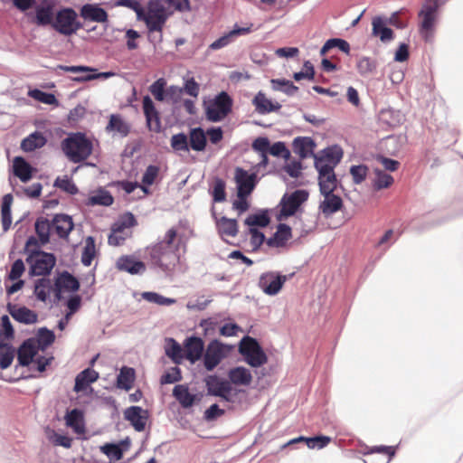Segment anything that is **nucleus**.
<instances>
[{
    "label": "nucleus",
    "instance_id": "a211bd4d",
    "mask_svg": "<svg viewBox=\"0 0 463 463\" xmlns=\"http://www.w3.org/2000/svg\"><path fill=\"white\" fill-rule=\"evenodd\" d=\"M39 349L35 345L33 337L24 340L17 351V360L21 366H29L36 356Z\"/></svg>",
    "mask_w": 463,
    "mask_h": 463
},
{
    "label": "nucleus",
    "instance_id": "39448f33",
    "mask_svg": "<svg viewBox=\"0 0 463 463\" xmlns=\"http://www.w3.org/2000/svg\"><path fill=\"white\" fill-rule=\"evenodd\" d=\"M232 103L226 91L220 92L207 104L204 103L206 119L210 122H221L231 113Z\"/></svg>",
    "mask_w": 463,
    "mask_h": 463
},
{
    "label": "nucleus",
    "instance_id": "338daca9",
    "mask_svg": "<svg viewBox=\"0 0 463 463\" xmlns=\"http://www.w3.org/2000/svg\"><path fill=\"white\" fill-rule=\"evenodd\" d=\"M165 80L163 78H160L152 83L149 87V91L158 101H163L165 99Z\"/></svg>",
    "mask_w": 463,
    "mask_h": 463
},
{
    "label": "nucleus",
    "instance_id": "864d4df0",
    "mask_svg": "<svg viewBox=\"0 0 463 463\" xmlns=\"http://www.w3.org/2000/svg\"><path fill=\"white\" fill-rule=\"evenodd\" d=\"M100 451L110 460H119L124 454V449L117 443H106L100 447Z\"/></svg>",
    "mask_w": 463,
    "mask_h": 463
},
{
    "label": "nucleus",
    "instance_id": "a878e982",
    "mask_svg": "<svg viewBox=\"0 0 463 463\" xmlns=\"http://www.w3.org/2000/svg\"><path fill=\"white\" fill-rule=\"evenodd\" d=\"M52 224L57 235L61 239L68 238L74 227L72 218L70 215L62 213L55 214L52 218Z\"/></svg>",
    "mask_w": 463,
    "mask_h": 463
},
{
    "label": "nucleus",
    "instance_id": "412c9836",
    "mask_svg": "<svg viewBox=\"0 0 463 463\" xmlns=\"http://www.w3.org/2000/svg\"><path fill=\"white\" fill-rule=\"evenodd\" d=\"M117 268L132 275L143 274L146 265L132 255H124L118 259Z\"/></svg>",
    "mask_w": 463,
    "mask_h": 463
},
{
    "label": "nucleus",
    "instance_id": "b1692460",
    "mask_svg": "<svg viewBox=\"0 0 463 463\" xmlns=\"http://www.w3.org/2000/svg\"><path fill=\"white\" fill-rule=\"evenodd\" d=\"M386 19L382 16H376L373 19L372 22V34L373 36L379 37L382 43H389L394 39L393 31L387 27Z\"/></svg>",
    "mask_w": 463,
    "mask_h": 463
},
{
    "label": "nucleus",
    "instance_id": "6e6552de",
    "mask_svg": "<svg viewBox=\"0 0 463 463\" xmlns=\"http://www.w3.org/2000/svg\"><path fill=\"white\" fill-rule=\"evenodd\" d=\"M307 198L308 193L306 190H296L290 194H285L279 202L281 208L277 215V220L281 222L288 217L293 216Z\"/></svg>",
    "mask_w": 463,
    "mask_h": 463
},
{
    "label": "nucleus",
    "instance_id": "9d476101",
    "mask_svg": "<svg viewBox=\"0 0 463 463\" xmlns=\"http://www.w3.org/2000/svg\"><path fill=\"white\" fill-rule=\"evenodd\" d=\"M169 14H156L143 11V15L138 20L145 22L149 33V40L152 43H161L163 40L162 30L166 23Z\"/></svg>",
    "mask_w": 463,
    "mask_h": 463
},
{
    "label": "nucleus",
    "instance_id": "5701e85b",
    "mask_svg": "<svg viewBox=\"0 0 463 463\" xmlns=\"http://www.w3.org/2000/svg\"><path fill=\"white\" fill-rule=\"evenodd\" d=\"M131 130V125L126 121L120 114H111L106 131L118 135L120 137H126Z\"/></svg>",
    "mask_w": 463,
    "mask_h": 463
},
{
    "label": "nucleus",
    "instance_id": "4c0bfd02",
    "mask_svg": "<svg viewBox=\"0 0 463 463\" xmlns=\"http://www.w3.org/2000/svg\"><path fill=\"white\" fill-rule=\"evenodd\" d=\"M135 377V370L132 367L123 366L117 376V387L129 391L133 386Z\"/></svg>",
    "mask_w": 463,
    "mask_h": 463
},
{
    "label": "nucleus",
    "instance_id": "7ed1b4c3",
    "mask_svg": "<svg viewBox=\"0 0 463 463\" xmlns=\"http://www.w3.org/2000/svg\"><path fill=\"white\" fill-rule=\"evenodd\" d=\"M83 27L78 14L72 7H61L56 11L52 28L64 36H71Z\"/></svg>",
    "mask_w": 463,
    "mask_h": 463
},
{
    "label": "nucleus",
    "instance_id": "f257e3e1",
    "mask_svg": "<svg viewBox=\"0 0 463 463\" xmlns=\"http://www.w3.org/2000/svg\"><path fill=\"white\" fill-rule=\"evenodd\" d=\"M176 230L169 229L162 241L147 248L152 267L165 274L171 273L179 261L178 248L173 244Z\"/></svg>",
    "mask_w": 463,
    "mask_h": 463
},
{
    "label": "nucleus",
    "instance_id": "bb28decb",
    "mask_svg": "<svg viewBox=\"0 0 463 463\" xmlns=\"http://www.w3.org/2000/svg\"><path fill=\"white\" fill-rule=\"evenodd\" d=\"M321 194L324 195L325 199L320 203L319 209L325 216H330L342 208L343 200L334 192Z\"/></svg>",
    "mask_w": 463,
    "mask_h": 463
},
{
    "label": "nucleus",
    "instance_id": "7c9ffc66",
    "mask_svg": "<svg viewBox=\"0 0 463 463\" xmlns=\"http://www.w3.org/2000/svg\"><path fill=\"white\" fill-rule=\"evenodd\" d=\"M230 383L248 386L252 381V375L249 369L243 366L232 368L228 372Z\"/></svg>",
    "mask_w": 463,
    "mask_h": 463
},
{
    "label": "nucleus",
    "instance_id": "49530a36",
    "mask_svg": "<svg viewBox=\"0 0 463 463\" xmlns=\"http://www.w3.org/2000/svg\"><path fill=\"white\" fill-rule=\"evenodd\" d=\"M14 348L6 343H0V368L5 370L8 368L14 357Z\"/></svg>",
    "mask_w": 463,
    "mask_h": 463
},
{
    "label": "nucleus",
    "instance_id": "4be33fe9",
    "mask_svg": "<svg viewBox=\"0 0 463 463\" xmlns=\"http://www.w3.org/2000/svg\"><path fill=\"white\" fill-rule=\"evenodd\" d=\"M7 310L15 321L24 325L35 324L38 320V315L26 307H18L9 303Z\"/></svg>",
    "mask_w": 463,
    "mask_h": 463
},
{
    "label": "nucleus",
    "instance_id": "dca6fc26",
    "mask_svg": "<svg viewBox=\"0 0 463 463\" xmlns=\"http://www.w3.org/2000/svg\"><path fill=\"white\" fill-rule=\"evenodd\" d=\"M224 354L222 345L217 341H212L206 348L203 355V364L207 371H213L222 360Z\"/></svg>",
    "mask_w": 463,
    "mask_h": 463
},
{
    "label": "nucleus",
    "instance_id": "e433bc0d",
    "mask_svg": "<svg viewBox=\"0 0 463 463\" xmlns=\"http://www.w3.org/2000/svg\"><path fill=\"white\" fill-rule=\"evenodd\" d=\"M66 425L71 428L75 433L81 434L85 431L83 413L79 409L68 411L65 416Z\"/></svg>",
    "mask_w": 463,
    "mask_h": 463
},
{
    "label": "nucleus",
    "instance_id": "cd10ccee",
    "mask_svg": "<svg viewBox=\"0 0 463 463\" xmlns=\"http://www.w3.org/2000/svg\"><path fill=\"white\" fill-rule=\"evenodd\" d=\"M54 286L66 292H76L80 288V282L76 277L64 270L58 274Z\"/></svg>",
    "mask_w": 463,
    "mask_h": 463
},
{
    "label": "nucleus",
    "instance_id": "20e7f679",
    "mask_svg": "<svg viewBox=\"0 0 463 463\" xmlns=\"http://www.w3.org/2000/svg\"><path fill=\"white\" fill-rule=\"evenodd\" d=\"M239 353L251 367L257 368L265 364L268 356L257 339L245 335L239 344Z\"/></svg>",
    "mask_w": 463,
    "mask_h": 463
},
{
    "label": "nucleus",
    "instance_id": "a19ab883",
    "mask_svg": "<svg viewBox=\"0 0 463 463\" xmlns=\"http://www.w3.org/2000/svg\"><path fill=\"white\" fill-rule=\"evenodd\" d=\"M52 289V285L48 278H41L34 282L33 294L39 301L46 302Z\"/></svg>",
    "mask_w": 463,
    "mask_h": 463
},
{
    "label": "nucleus",
    "instance_id": "2f4dec72",
    "mask_svg": "<svg viewBox=\"0 0 463 463\" xmlns=\"http://www.w3.org/2000/svg\"><path fill=\"white\" fill-rule=\"evenodd\" d=\"M173 396L184 409L192 407L196 400V395L189 392L186 384H177L173 389Z\"/></svg>",
    "mask_w": 463,
    "mask_h": 463
},
{
    "label": "nucleus",
    "instance_id": "e2e57ef3",
    "mask_svg": "<svg viewBox=\"0 0 463 463\" xmlns=\"http://www.w3.org/2000/svg\"><path fill=\"white\" fill-rule=\"evenodd\" d=\"M54 186L71 195L76 194L79 191L75 184L67 176H64L63 178H56L54 181Z\"/></svg>",
    "mask_w": 463,
    "mask_h": 463
},
{
    "label": "nucleus",
    "instance_id": "de8ad7c7",
    "mask_svg": "<svg viewBox=\"0 0 463 463\" xmlns=\"http://www.w3.org/2000/svg\"><path fill=\"white\" fill-rule=\"evenodd\" d=\"M269 222L270 219L269 217L268 211L262 210L258 213L249 215L245 219L244 223L250 228H254V226L266 227L269 225Z\"/></svg>",
    "mask_w": 463,
    "mask_h": 463
},
{
    "label": "nucleus",
    "instance_id": "8fccbe9b",
    "mask_svg": "<svg viewBox=\"0 0 463 463\" xmlns=\"http://www.w3.org/2000/svg\"><path fill=\"white\" fill-rule=\"evenodd\" d=\"M95 240L93 237L89 236L86 239L85 246L81 253V263L86 267L90 266L95 257Z\"/></svg>",
    "mask_w": 463,
    "mask_h": 463
},
{
    "label": "nucleus",
    "instance_id": "f8f14e48",
    "mask_svg": "<svg viewBox=\"0 0 463 463\" xmlns=\"http://www.w3.org/2000/svg\"><path fill=\"white\" fill-rule=\"evenodd\" d=\"M207 394L222 398L225 402H232V385L229 381L220 379L216 375H209L205 378Z\"/></svg>",
    "mask_w": 463,
    "mask_h": 463
},
{
    "label": "nucleus",
    "instance_id": "c756f323",
    "mask_svg": "<svg viewBox=\"0 0 463 463\" xmlns=\"http://www.w3.org/2000/svg\"><path fill=\"white\" fill-rule=\"evenodd\" d=\"M13 172L23 183H26L31 180L33 168L23 156H15L13 163Z\"/></svg>",
    "mask_w": 463,
    "mask_h": 463
},
{
    "label": "nucleus",
    "instance_id": "2eb2a0df",
    "mask_svg": "<svg viewBox=\"0 0 463 463\" xmlns=\"http://www.w3.org/2000/svg\"><path fill=\"white\" fill-rule=\"evenodd\" d=\"M235 182L237 184V194L250 195L257 184V174H249L243 168L237 167L235 170Z\"/></svg>",
    "mask_w": 463,
    "mask_h": 463
},
{
    "label": "nucleus",
    "instance_id": "680f3d73",
    "mask_svg": "<svg viewBox=\"0 0 463 463\" xmlns=\"http://www.w3.org/2000/svg\"><path fill=\"white\" fill-rule=\"evenodd\" d=\"M48 439L55 446H61L65 449H70L71 447L72 439L66 435H61L57 433L54 430H52L48 434Z\"/></svg>",
    "mask_w": 463,
    "mask_h": 463
},
{
    "label": "nucleus",
    "instance_id": "0eeeda50",
    "mask_svg": "<svg viewBox=\"0 0 463 463\" xmlns=\"http://www.w3.org/2000/svg\"><path fill=\"white\" fill-rule=\"evenodd\" d=\"M34 255L30 254L26 258V262L30 265L29 274L31 276H47L56 264V257L53 253L46 251H34Z\"/></svg>",
    "mask_w": 463,
    "mask_h": 463
},
{
    "label": "nucleus",
    "instance_id": "052dcab7",
    "mask_svg": "<svg viewBox=\"0 0 463 463\" xmlns=\"http://www.w3.org/2000/svg\"><path fill=\"white\" fill-rule=\"evenodd\" d=\"M331 441V438L325 435L310 437L306 439L307 446L311 449H322Z\"/></svg>",
    "mask_w": 463,
    "mask_h": 463
},
{
    "label": "nucleus",
    "instance_id": "9b49d317",
    "mask_svg": "<svg viewBox=\"0 0 463 463\" xmlns=\"http://www.w3.org/2000/svg\"><path fill=\"white\" fill-rule=\"evenodd\" d=\"M287 280L288 276L274 271H269L260 275L258 285L265 294L275 296L280 291Z\"/></svg>",
    "mask_w": 463,
    "mask_h": 463
},
{
    "label": "nucleus",
    "instance_id": "774afa93",
    "mask_svg": "<svg viewBox=\"0 0 463 463\" xmlns=\"http://www.w3.org/2000/svg\"><path fill=\"white\" fill-rule=\"evenodd\" d=\"M368 167L365 165H352L350 174L354 184H359L366 178Z\"/></svg>",
    "mask_w": 463,
    "mask_h": 463
},
{
    "label": "nucleus",
    "instance_id": "bf43d9fd",
    "mask_svg": "<svg viewBox=\"0 0 463 463\" xmlns=\"http://www.w3.org/2000/svg\"><path fill=\"white\" fill-rule=\"evenodd\" d=\"M356 67L360 75L367 76L376 70L377 63L369 57H362L358 60Z\"/></svg>",
    "mask_w": 463,
    "mask_h": 463
},
{
    "label": "nucleus",
    "instance_id": "5fc2aeb1",
    "mask_svg": "<svg viewBox=\"0 0 463 463\" xmlns=\"http://www.w3.org/2000/svg\"><path fill=\"white\" fill-rule=\"evenodd\" d=\"M374 173L375 178L373 180V185L375 190L387 188L393 183L392 176L386 172L380 169H375Z\"/></svg>",
    "mask_w": 463,
    "mask_h": 463
},
{
    "label": "nucleus",
    "instance_id": "603ef678",
    "mask_svg": "<svg viewBox=\"0 0 463 463\" xmlns=\"http://www.w3.org/2000/svg\"><path fill=\"white\" fill-rule=\"evenodd\" d=\"M114 200L109 191L99 190L95 195L90 196L88 199L89 205H103L109 206L113 203Z\"/></svg>",
    "mask_w": 463,
    "mask_h": 463
},
{
    "label": "nucleus",
    "instance_id": "1a4fd4ad",
    "mask_svg": "<svg viewBox=\"0 0 463 463\" xmlns=\"http://www.w3.org/2000/svg\"><path fill=\"white\" fill-rule=\"evenodd\" d=\"M439 5V0H426L419 13V16L421 17L420 32L426 42L431 37L430 31L434 27Z\"/></svg>",
    "mask_w": 463,
    "mask_h": 463
},
{
    "label": "nucleus",
    "instance_id": "3c124183",
    "mask_svg": "<svg viewBox=\"0 0 463 463\" xmlns=\"http://www.w3.org/2000/svg\"><path fill=\"white\" fill-rule=\"evenodd\" d=\"M321 155L330 162V165L335 169L343 157V150L338 146H328L321 151Z\"/></svg>",
    "mask_w": 463,
    "mask_h": 463
},
{
    "label": "nucleus",
    "instance_id": "f03ea898",
    "mask_svg": "<svg viewBox=\"0 0 463 463\" xmlns=\"http://www.w3.org/2000/svg\"><path fill=\"white\" fill-rule=\"evenodd\" d=\"M61 150L67 158L74 163L85 161L92 153V142L84 133H71L61 144Z\"/></svg>",
    "mask_w": 463,
    "mask_h": 463
},
{
    "label": "nucleus",
    "instance_id": "473e14b6",
    "mask_svg": "<svg viewBox=\"0 0 463 463\" xmlns=\"http://www.w3.org/2000/svg\"><path fill=\"white\" fill-rule=\"evenodd\" d=\"M215 218L218 233L222 236L235 237L238 234V223L236 219H230L225 216Z\"/></svg>",
    "mask_w": 463,
    "mask_h": 463
},
{
    "label": "nucleus",
    "instance_id": "ea45409f",
    "mask_svg": "<svg viewBox=\"0 0 463 463\" xmlns=\"http://www.w3.org/2000/svg\"><path fill=\"white\" fill-rule=\"evenodd\" d=\"M12 203L13 195L11 194L4 195L1 205V221L4 232H7L12 224Z\"/></svg>",
    "mask_w": 463,
    "mask_h": 463
},
{
    "label": "nucleus",
    "instance_id": "72a5a7b5",
    "mask_svg": "<svg viewBox=\"0 0 463 463\" xmlns=\"http://www.w3.org/2000/svg\"><path fill=\"white\" fill-rule=\"evenodd\" d=\"M99 373L91 368H86L81 371L75 378L74 391L79 392L86 388L99 378Z\"/></svg>",
    "mask_w": 463,
    "mask_h": 463
},
{
    "label": "nucleus",
    "instance_id": "6e6d98bb",
    "mask_svg": "<svg viewBox=\"0 0 463 463\" xmlns=\"http://www.w3.org/2000/svg\"><path fill=\"white\" fill-rule=\"evenodd\" d=\"M225 186L226 184L222 178L216 177L214 179L213 187L211 191V194L214 203H222L226 200Z\"/></svg>",
    "mask_w": 463,
    "mask_h": 463
},
{
    "label": "nucleus",
    "instance_id": "4d7b16f0",
    "mask_svg": "<svg viewBox=\"0 0 463 463\" xmlns=\"http://www.w3.org/2000/svg\"><path fill=\"white\" fill-rule=\"evenodd\" d=\"M29 97L47 105L57 104L58 100L52 93L45 92L38 89L30 90Z\"/></svg>",
    "mask_w": 463,
    "mask_h": 463
},
{
    "label": "nucleus",
    "instance_id": "a18cd8bd",
    "mask_svg": "<svg viewBox=\"0 0 463 463\" xmlns=\"http://www.w3.org/2000/svg\"><path fill=\"white\" fill-rule=\"evenodd\" d=\"M143 299L158 306H171L176 302L175 298H166L154 291H145L141 294Z\"/></svg>",
    "mask_w": 463,
    "mask_h": 463
},
{
    "label": "nucleus",
    "instance_id": "58836bf2",
    "mask_svg": "<svg viewBox=\"0 0 463 463\" xmlns=\"http://www.w3.org/2000/svg\"><path fill=\"white\" fill-rule=\"evenodd\" d=\"M318 184L321 194H329L335 192L337 189L339 182L335 174V169L329 171V173L324 175H318Z\"/></svg>",
    "mask_w": 463,
    "mask_h": 463
},
{
    "label": "nucleus",
    "instance_id": "79ce46f5",
    "mask_svg": "<svg viewBox=\"0 0 463 463\" xmlns=\"http://www.w3.org/2000/svg\"><path fill=\"white\" fill-rule=\"evenodd\" d=\"M52 226V222L47 218L39 217L36 219L34 224L35 232L42 245H45L50 241V232Z\"/></svg>",
    "mask_w": 463,
    "mask_h": 463
},
{
    "label": "nucleus",
    "instance_id": "6ab92c4d",
    "mask_svg": "<svg viewBox=\"0 0 463 463\" xmlns=\"http://www.w3.org/2000/svg\"><path fill=\"white\" fill-rule=\"evenodd\" d=\"M204 349V343L201 337L190 336L184 342V357L192 364L201 359Z\"/></svg>",
    "mask_w": 463,
    "mask_h": 463
},
{
    "label": "nucleus",
    "instance_id": "09e8293b",
    "mask_svg": "<svg viewBox=\"0 0 463 463\" xmlns=\"http://www.w3.org/2000/svg\"><path fill=\"white\" fill-rule=\"evenodd\" d=\"M167 344L168 345L165 347V354L175 364L180 363L184 357L181 345L174 338H168Z\"/></svg>",
    "mask_w": 463,
    "mask_h": 463
},
{
    "label": "nucleus",
    "instance_id": "c85d7f7f",
    "mask_svg": "<svg viewBox=\"0 0 463 463\" xmlns=\"http://www.w3.org/2000/svg\"><path fill=\"white\" fill-rule=\"evenodd\" d=\"M291 237L290 226L286 223H279L277 227V232L267 240V244L269 247H283Z\"/></svg>",
    "mask_w": 463,
    "mask_h": 463
},
{
    "label": "nucleus",
    "instance_id": "f704fd0d",
    "mask_svg": "<svg viewBox=\"0 0 463 463\" xmlns=\"http://www.w3.org/2000/svg\"><path fill=\"white\" fill-rule=\"evenodd\" d=\"M47 143L46 137L43 133L34 131L21 142V148L24 152H33L37 148H42Z\"/></svg>",
    "mask_w": 463,
    "mask_h": 463
},
{
    "label": "nucleus",
    "instance_id": "69168bd1",
    "mask_svg": "<svg viewBox=\"0 0 463 463\" xmlns=\"http://www.w3.org/2000/svg\"><path fill=\"white\" fill-rule=\"evenodd\" d=\"M169 0H149L147 5V13L156 14H169L166 10V4Z\"/></svg>",
    "mask_w": 463,
    "mask_h": 463
},
{
    "label": "nucleus",
    "instance_id": "0e129e2a",
    "mask_svg": "<svg viewBox=\"0 0 463 463\" xmlns=\"http://www.w3.org/2000/svg\"><path fill=\"white\" fill-rule=\"evenodd\" d=\"M314 166L318 173V175H324L334 168L330 165V162L322 155H315L314 156Z\"/></svg>",
    "mask_w": 463,
    "mask_h": 463
},
{
    "label": "nucleus",
    "instance_id": "c03bdc74",
    "mask_svg": "<svg viewBox=\"0 0 463 463\" xmlns=\"http://www.w3.org/2000/svg\"><path fill=\"white\" fill-rule=\"evenodd\" d=\"M270 83L273 90L283 92L288 96H294L298 90V86L286 79H272Z\"/></svg>",
    "mask_w": 463,
    "mask_h": 463
},
{
    "label": "nucleus",
    "instance_id": "423d86ee",
    "mask_svg": "<svg viewBox=\"0 0 463 463\" xmlns=\"http://www.w3.org/2000/svg\"><path fill=\"white\" fill-rule=\"evenodd\" d=\"M55 6V0H39L34 5V12H29L26 15L32 24L39 27H52L56 14Z\"/></svg>",
    "mask_w": 463,
    "mask_h": 463
},
{
    "label": "nucleus",
    "instance_id": "c9c22d12",
    "mask_svg": "<svg viewBox=\"0 0 463 463\" xmlns=\"http://www.w3.org/2000/svg\"><path fill=\"white\" fill-rule=\"evenodd\" d=\"M207 145L205 131L201 128H194L189 133V147L194 151H203Z\"/></svg>",
    "mask_w": 463,
    "mask_h": 463
},
{
    "label": "nucleus",
    "instance_id": "393cba45",
    "mask_svg": "<svg viewBox=\"0 0 463 463\" xmlns=\"http://www.w3.org/2000/svg\"><path fill=\"white\" fill-rule=\"evenodd\" d=\"M252 104L255 107V110L261 115H266L270 112L279 111L281 109V105L279 102H272L271 99H268L266 95L259 91L254 99Z\"/></svg>",
    "mask_w": 463,
    "mask_h": 463
},
{
    "label": "nucleus",
    "instance_id": "13d9d810",
    "mask_svg": "<svg viewBox=\"0 0 463 463\" xmlns=\"http://www.w3.org/2000/svg\"><path fill=\"white\" fill-rule=\"evenodd\" d=\"M170 145L175 151L188 152L190 149L188 137L183 132L173 135L170 140Z\"/></svg>",
    "mask_w": 463,
    "mask_h": 463
},
{
    "label": "nucleus",
    "instance_id": "37998d69",
    "mask_svg": "<svg viewBox=\"0 0 463 463\" xmlns=\"http://www.w3.org/2000/svg\"><path fill=\"white\" fill-rule=\"evenodd\" d=\"M35 339V345L39 350L44 351L55 341L54 332L47 327L38 329Z\"/></svg>",
    "mask_w": 463,
    "mask_h": 463
},
{
    "label": "nucleus",
    "instance_id": "ddd939ff",
    "mask_svg": "<svg viewBox=\"0 0 463 463\" xmlns=\"http://www.w3.org/2000/svg\"><path fill=\"white\" fill-rule=\"evenodd\" d=\"M142 107L147 128L155 133H160L162 131L160 114L148 95L143 98Z\"/></svg>",
    "mask_w": 463,
    "mask_h": 463
},
{
    "label": "nucleus",
    "instance_id": "aec40b11",
    "mask_svg": "<svg viewBox=\"0 0 463 463\" xmlns=\"http://www.w3.org/2000/svg\"><path fill=\"white\" fill-rule=\"evenodd\" d=\"M316 143L310 137H298L293 139L292 150L300 158L305 159L314 156Z\"/></svg>",
    "mask_w": 463,
    "mask_h": 463
},
{
    "label": "nucleus",
    "instance_id": "f3484780",
    "mask_svg": "<svg viewBox=\"0 0 463 463\" xmlns=\"http://www.w3.org/2000/svg\"><path fill=\"white\" fill-rule=\"evenodd\" d=\"M80 15L85 22L106 23L107 11L98 4H85L80 9Z\"/></svg>",
    "mask_w": 463,
    "mask_h": 463
},
{
    "label": "nucleus",
    "instance_id": "4468645a",
    "mask_svg": "<svg viewBox=\"0 0 463 463\" xmlns=\"http://www.w3.org/2000/svg\"><path fill=\"white\" fill-rule=\"evenodd\" d=\"M149 414L146 410L139 406H130L124 411V418L137 432L145 430Z\"/></svg>",
    "mask_w": 463,
    "mask_h": 463
}]
</instances>
